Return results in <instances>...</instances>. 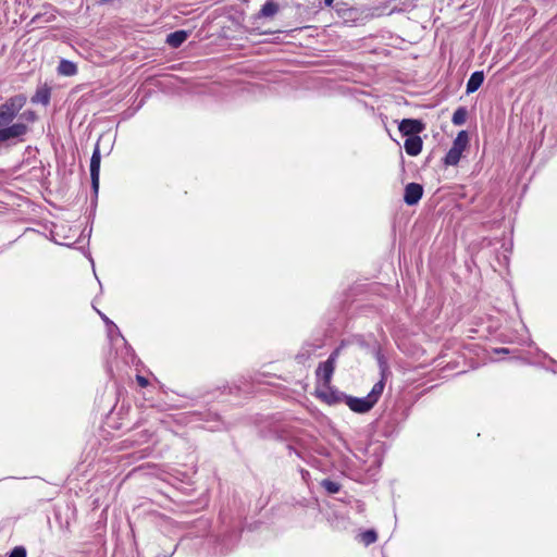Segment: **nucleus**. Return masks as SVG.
I'll list each match as a JSON object with an SVG mask.
<instances>
[{
	"label": "nucleus",
	"instance_id": "1",
	"mask_svg": "<svg viewBox=\"0 0 557 557\" xmlns=\"http://www.w3.org/2000/svg\"><path fill=\"white\" fill-rule=\"evenodd\" d=\"M469 144V135L466 131L458 133L455 138L451 148L448 150L444 158L446 165H457L460 161L461 154Z\"/></svg>",
	"mask_w": 557,
	"mask_h": 557
},
{
	"label": "nucleus",
	"instance_id": "2",
	"mask_svg": "<svg viewBox=\"0 0 557 557\" xmlns=\"http://www.w3.org/2000/svg\"><path fill=\"white\" fill-rule=\"evenodd\" d=\"M27 133L28 126L25 123L16 122L13 124H9L5 127L0 128V144L13 139H20Z\"/></svg>",
	"mask_w": 557,
	"mask_h": 557
},
{
	"label": "nucleus",
	"instance_id": "3",
	"mask_svg": "<svg viewBox=\"0 0 557 557\" xmlns=\"http://www.w3.org/2000/svg\"><path fill=\"white\" fill-rule=\"evenodd\" d=\"M100 162H101V154L99 145L97 144L91 159H90V178H91V187L95 193V195L98 194L99 189V175H100Z\"/></svg>",
	"mask_w": 557,
	"mask_h": 557
},
{
	"label": "nucleus",
	"instance_id": "4",
	"mask_svg": "<svg viewBox=\"0 0 557 557\" xmlns=\"http://www.w3.org/2000/svg\"><path fill=\"white\" fill-rule=\"evenodd\" d=\"M338 351H334L326 361L321 363L317 369V376L323 380L324 385H327L332 379L335 369V360Z\"/></svg>",
	"mask_w": 557,
	"mask_h": 557
},
{
	"label": "nucleus",
	"instance_id": "5",
	"mask_svg": "<svg viewBox=\"0 0 557 557\" xmlns=\"http://www.w3.org/2000/svg\"><path fill=\"white\" fill-rule=\"evenodd\" d=\"M398 129L404 136H418L424 129V124L419 120L404 119L399 123Z\"/></svg>",
	"mask_w": 557,
	"mask_h": 557
},
{
	"label": "nucleus",
	"instance_id": "6",
	"mask_svg": "<svg viewBox=\"0 0 557 557\" xmlns=\"http://www.w3.org/2000/svg\"><path fill=\"white\" fill-rule=\"evenodd\" d=\"M346 405L355 412L364 413L371 410L374 404L369 399L368 396L362 398L346 397Z\"/></svg>",
	"mask_w": 557,
	"mask_h": 557
},
{
	"label": "nucleus",
	"instance_id": "7",
	"mask_svg": "<svg viewBox=\"0 0 557 557\" xmlns=\"http://www.w3.org/2000/svg\"><path fill=\"white\" fill-rule=\"evenodd\" d=\"M423 195V187L417 183H409L405 188L404 200L408 206L419 202Z\"/></svg>",
	"mask_w": 557,
	"mask_h": 557
},
{
	"label": "nucleus",
	"instance_id": "8",
	"mask_svg": "<svg viewBox=\"0 0 557 557\" xmlns=\"http://www.w3.org/2000/svg\"><path fill=\"white\" fill-rule=\"evenodd\" d=\"M422 139L420 136L407 137L404 144L405 151L411 157L418 156L422 150Z\"/></svg>",
	"mask_w": 557,
	"mask_h": 557
},
{
	"label": "nucleus",
	"instance_id": "9",
	"mask_svg": "<svg viewBox=\"0 0 557 557\" xmlns=\"http://www.w3.org/2000/svg\"><path fill=\"white\" fill-rule=\"evenodd\" d=\"M25 103L26 97L17 95L8 99L4 103H2V106L4 108H8L9 111L12 112L14 116H16L21 109L25 106Z\"/></svg>",
	"mask_w": 557,
	"mask_h": 557
},
{
	"label": "nucleus",
	"instance_id": "10",
	"mask_svg": "<svg viewBox=\"0 0 557 557\" xmlns=\"http://www.w3.org/2000/svg\"><path fill=\"white\" fill-rule=\"evenodd\" d=\"M484 82V73L482 71H476L471 74L470 78L467 82V94H472L476 91Z\"/></svg>",
	"mask_w": 557,
	"mask_h": 557
},
{
	"label": "nucleus",
	"instance_id": "11",
	"mask_svg": "<svg viewBox=\"0 0 557 557\" xmlns=\"http://www.w3.org/2000/svg\"><path fill=\"white\" fill-rule=\"evenodd\" d=\"M188 37L186 30H176L168 35L166 44L173 48H178Z\"/></svg>",
	"mask_w": 557,
	"mask_h": 557
},
{
	"label": "nucleus",
	"instance_id": "12",
	"mask_svg": "<svg viewBox=\"0 0 557 557\" xmlns=\"http://www.w3.org/2000/svg\"><path fill=\"white\" fill-rule=\"evenodd\" d=\"M58 73L63 76H74L77 73V66L74 62L62 59L58 66Z\"/></svg>",
	"mask_w": 557,
	"mask_h": 557
},
{
	"label": "nucleus",
	"instance_id": "13",
	"mask_svg": "<svg viewBox=\"0 0 557 557\" xmlns=\"http://www.w3.org/2000/svg\"><path fill=\"white\" fill-rule=\"evenodd\" d=\"M32 101L34 103H42L45 106L48 104L50 101V89L47 87L39 88L33 96Z\"/></svg>",
	"mask_w": 557,
	"mask_h": 557
},
{
	"label": "nucleus",
	"instance_id": "14",
	"mask_svg": "<svg viewBox=\"0 0 557 557\" xmlns=\"http://www.w3.org/2000/svg\"><path fill=\"white\" fill-rule=\"evenodd\" d=\"M383 389H384V382L379 381L373 385L371 392L367 396L375 405L377 403L380 396L382 395Z\"/></svg>",
	"mask_w": 557,
	"mask_h": 557
},
{
	"label": "nucleus",
	"instance_id": "15",
	"mask_svg": "<svg viewBox=\"0 0 557 557\" xmlns=\"http://www.w3.org/2000/svg\"><path fill=\"white\" fill-rule=\"evenodd\" d=\"M15 116L12 112L9 111L8 108H4L2 104L0 106V128L5 127L11 124Z\"/></svg>",
	"mask_w": 557,
	"mask_h": 557
},
{
	"label": "nucleus",
	"instance_id": "16",
	"mask_svg": "<svg viewBox=\"0 0 557 557\" xmlns=\"http://www.w3.org/2000/svg\"><path fill=\"white\" fill-rule=\"evenodd\" d=\"M467 109L463 108V107H460L458 108L454 114H453V117H451V122L453 124L455 125H462L466 123V120H467Z\"/></svg>",
	"mask_w": 557,
	"mask_h": 557
},
{
	"label": "nucleus",
	"instance_id": "17",
	"mask_svg": "<svg viewBox=\"0 0 557 557\" xmlns=\"http://www.w3.org/2000/svg\"><path fill=\"white\" fill-rule=\"evenodd\" d=\"M278 11V5L273 1H268L263 4L260 13L262 16H273Z\"/></svg>",
	"mask_w": 557,
	"mask_h": 557
},
{
	"label": "nucleus",
	"instance_id": "18",
	"mask_svg": "<svg viewBox=\"0 0 557 557\" xmlns=\"http://www.w3.org/2000/svg\"><path fill=\"white\" fill-rule=\"evenodd\" d=\"M376 539H377L376 532L373 530H368L360 534V541L364 545H370V544L374 543L376 541Z\"/></svg>",
	"mask_w": 557,
	"mask_h": 557
},
{
	"label": "nucleus",
	"instance_id": "19",
	"mask_svg": "<svg viewBox=\"0 0 557 557\" xmlns=\"http://www.w3.org/2000/svg\"><path fill=\"white\" fill-rule=\"evenodd\" d=\"M322 486L331 494H335L339 491V484L331 480H323Z\"/></svg>",
	"mask_w": 557,
	"mask_h": 557
},
{
	"label": "nucleus",
	"instance_id": "20",
	"mask_svg": "<svg viewBox=\"0 0 557 557\" xmlns=\"http://www.w3.org/2000/svg\"><path fill=\"white\" fill-rule=\"evenodd\" d=\"M9 557H26V549L23 546H16L10 553Z\"/></svg>",
	"mask_w": 557,
	"mask_h": 557
},
{
	"label": "nucleus",
	"instance_id": "21",
	"mask_svg": "<svg viewBox=\"0 0 557 557\" xmlns=\"http://www.w3.org/2000/svg\"><path fill=\"white\" fill-rule=\"evenodd\" d=\"M21 117L27 122H34L36 120V114L33 111H25Z\"/></svg>",
	"mask_w": 557,
	"mask_h": 557
},
{
	"label": "nucleus",
	"instance_id": "22",
	"mask_svg": "<svg viewBox=\"0 0 557 557\" xmlns=\"http://www.w3.org/2000/svg\"><path fill=\"white\" fill-rule=\"evenodd\" d=\"M99 314L108 326L115 329L116 333L120 334L117 326L106 314L101 312H99Z\"/></svg>",
	"mask_w": 557,
	"mask_h": 557
},
{
	"label": "nucleus",
	"instance_id": "23",
	"mask_svg": "<svg viewBox=\"0 0 557 557\" xmlns=\"http://www.w3.org/2000/svg\"><path fill=\"white\" fill-rule=\"evenodd\" d=\"M136 380L141 387H146L148 385V380L141 375H137Z\"/></svg>",
	"mask_w": 557,
	"mask_h": 557
},
{
	"label": "nucleus",
	"instance_id": "24",
	"mask_svg": "<svg viewBox=\"0 0 557 557\" xmlns=\"http://www.w3.org/2000/svg\"><path fill=\"white\" fill-rule=\"evenodd\" d=\"M324 2L327 7H331L333 4V0H324Z\"/></svg>",
	"mask_w": 557,
	"mask_h": 557
},
{
	"label": "nucleus",
	"instance_id": "25",
	"mask_svg": "<svg viewBox=\"0 0 557 557\" xmlns=\"http://www.w3.org/2000/svg\"><path fill=\"white\" fill-rule=\"evenodd\" d=\"M108 331H109V333H111V332H114V331H116V330H115V329H113V327L108 326Z\"/></svg>",
	"mask_w": 557,
	"mask_h": 557
}]
</instances>
